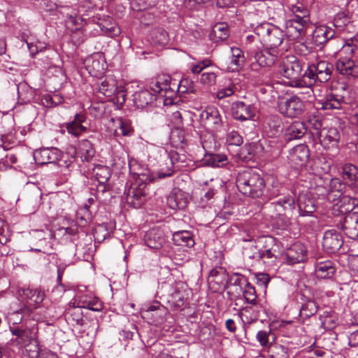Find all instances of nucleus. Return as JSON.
<instances>
[{"mask_svg":"<svg viewBox=\"0 0 358 358\" xmlns=\"http://www.w3.org/2000/svg\"><path fill=\"white\" fill-rule=\"evenodd\" d=\"M278 73L287 80L286 84L291 87H308L307 78L303 73V64L293 55L284 57L278 66Z\"/></svg>","mask_w":358,"mask_h":358,"instance_id":"obj_1","label":"nucleus"},{"mask_svg":"<svg viewBox=\"0 0 358 358\" xmlns=\"http://www.w3.org/2000/svg\"><path fill=\"white\" fill-rule=\"evenodd\" d=\"M236 186L243 194L259 198L264 194L265 182L257 172L252 169H246L238 173Z\"/></svg>","mask_w":358,"mask_h":358,"instance_id":"obj_2","label":"nucleus"},{"mask_svg":"<svg viewBox=\"0 0 358 358\" xmlns=\"http://www.w3.org/2000/svg\"><path fill=\"white\" fill-rule=\"evenodd\" d=\"M334 71V66L327 60H319L316 63L309 65L304 71V76L307 78V85L306 91L302 92L303 99H308L313 96V90L311 86L319 81L320 83L327 82L331 77Z\"/></svg>","mask_w":358,"mask_h":358,"instance_id":"obj_3","label":"nucleus"},{"mask_svg":"<svg viewBox=\"0 0 358 358\" xmlns=\"http://www.w3.org/2000/svg\"><path fill=\"white\" fill-rule=\"evenodd\" d=\"M271 208L275 211L276 227L280 229H287L291 225V216L296 208L294 197L287 194L271 203Z\"/></svg>","mask_w":358,"mask_h":358,"instance_id":"obj_4","label":"nucleus"},{"mask_svg":"<svg viewBox=\"0 0 358 358\" xmlns=\"http://www.w3.org/2000/svg\"><path fill=\"white\" fill-rule=\"evenodd\" d=\"M254 31L264 46L275 50L282 44L285 37L282 29L269 22L257 25Z\"/></svg>","mask_w":358,"mask_h":358,"instance_id":"obj_5","label":"nucleus"},{"mask_svg":"<svg viewBox=\"0 0 358 358\" xmlns=\"http://www.w3.org/2000/svg\"><path fill=\"white\" fill-rule=\"evenodd\" d=\"M187 80H181L179 84L172 82L169 76L160 75L153 79L150 83V88L154 94H159L162 96H171L176 91L181 90L185 92L186 90H182V83Z\"/></svg>","mask_w":358,"mask_h":358,"instance_id":"obj_6","label":"nucleus"},{"mask_svg":"<svg viewBox=\"0 0 358 358\" xmlns=\"http://www.w3.org/2000/svg\"><path fill=\"white\" fill-rule=\"evenodd\" d=\"M278 106L280 113L290 118L301 116L305 108L303 101L297 95L281 99Z\"/></svg>","mask_w":358,"mask_h":358,"instance_id":"obj_7","label":"nucleus"},{"mask_svg":"<svg viewBox=\"0 0 358 358\" xmlns=\"http://www.w3.org/2000/svg\"><path fill=\"white\" fill-rule=\"evenodd\" d=\"M273 242L274 239L271 236L259 237L250 248L252 250L250 257L257 260L262 259L264 262L266 259L273 262L275 256L271 247Z\"/></svg>","mask_w":358,"mask_h":358,"instance_id":"obj_8","label":"nucleus"},{"mask_svg":"<svg viewBox=\"0 0 358 358\" xmlns=\"http://www.w3.org/2000/svg\"><path fill=\"white\" fill-rule=\"evenodd\" d=\"M200 120L203 127L211 132L219 131L222 127L221 115L215 107H206L201 113Z\"/></svg>","mask_w":358,"mask_h":358,"instance_id":"obj_9","label":"nucleus"},{"mask_svg":"<svg viewBox=\"0 0 358 358\" xmlns=\"http://www.w3.org/2000/svg\"><path fill=\"white\" fill-rule=\"evenodd\" d=\"M148 182H133L127 190V201L136 208H140L146 201Z\"/></svg>","mask_w":358,"mask_h":358,"instance_id":"obj_10","label":"nucleus"},{"mask_svg":"<svg viewBox=\"0 0 358 358\" xmlns=\"http://www.w3.org/2000/svg\"><path fill=\"white\" fill-rule=\"evenodd\" d=\"M329 200L335 203V206L342 214L351 213L353 209L358 206V199L348 195L343 194L340 191L331 190L327 194Z\"/></svg>","mask_w":358,"mask_h":358,"instance_id":"obj_11","label":"nucleus"},{"mask_svg":"<svg viewBox=\"0 0 358 358\" xmlns=\"http://www.w3.org/2000/svg\"><path fill=\"white\" fill-rule=\"evenodd\" d=\"M99 92L106 97L115 96L125 101V92L123 86H117V80L113 76H107L99 85Z\"/></svg>","mask_w":358,"mask_h":358,"instance_id":"obj_12","label":"nucleus"},{"mask_svg":"<svg viewBox=\"0 0 358 358\" xmlns=\"http://www.w3.org/2000/svg\"><path fill=\"white\" fill-rule=\"evenodd\" d=\"M130 174L134 182H150L154 180L155 176L145 164H141L136 159L129 161Z\"/></svg>","mask_w":358,"mask_h":358,"instance_id":"obj_13","label":"nucleus"},{"mask_svg":"<svg viewBox=\"0 0 358 358\" xmlns=\"http://www.w3.org/2000/svg\"><path fill=\"white\" fill-rule=\"evenodd\" d=\"M310 19L292 18L286 21V28L290 37L293 39L302 40L306 34Z\"/></svg>","mask_w":358,"mask_h":358,"instance_id":"obj_14","label":"nucleus"},{"mask_svg":"<svg viewBox=\"0 0 358 358\" xmlns=\"http://www.w3.org/2000/svg\"><path fill=\"white\" fill-rule=\"evenodd\" d=\"M228 280V274L227 271L222 267H215L213 268L208 277V283L210 289L217 292L225 288Z\"/></svg>","mask_w":358,"mask_h":358,"instance_id":"obj_15","label":"nucleus"},{"mask_svg":"<svg viewBox=\"0 0 358 358\" xmlns=\"http://www.w3.org/2000/svg\"><path fill=\"white\" fill-rule=\"evenodd\" d=\"M188 299V293L186 285L182 282H176L171 287V292L169 294V303L176 308H182Z\"/></svg>","mask_w":358,"mask_h":358,"instance_id":"obj_16","label":"nucleus"},{"mask_svg":"<svg viewBox=\"0 0 358 358\" xmlns=\"http://www.w3.org/2000/svg\"><path fill=\"white\" fill-rule=\"evenodd\" d=\"M343 241L341 234L335 229L324 232L322 241L323 248L329 253H335L343 245Z\"/></svg>","mask_w":358,"mask_h":358,"instance_id":"obj_17","label":"nucleus"},{"mask_svg":"<svg viewBox=\"0 0 358 358\" xmlns=\"http://www.w3.org/2000/svg\"><path fill=\"white\" fill-rule=\"evenodd\" d=\"M76 152L80 156L82 161L90 162L94 157L95 149L90 141L83 139L78 143V151H76V149L73 146L68 148L67 153L71 155L72 159H74Z\"/></svg>","mask_w":358,"mask_h":358,"instance_id":"obj_18","label":"nucleus"},{"mask_svg":"<svg viewBox=\"0 0 358 358\" xmlns=\"http://www.w3.org/2000/svg\"><path fill=\"white\" fill-rule=\"evenodd\" d=\"M62 156L64 157L61 151L55 148H43L36 150L34 153L36 163L41 165L55 163Z\"/></svg>","mask_w":358,"mask_h":358,"instance_id":"obj_19","label":"nucleus"},{"mask_svg":"<svg viewBox=\"0 0 358 358\" xmlns=\"http://www.w3.org/2000/svg\"><path fill=\"white\" fill-rule=\"evenodd\" d=\"M308 157L309 150L308 147L303 144H300L289 150L287 158L292 166L299 168L305 164Z\"/></svg>","mask_w":358,"mask_h":358,"instance_id":"obj_20","label":"nucleus"},{"mask_svg":"<svg viewBox=\"0 0 358 358\" xmlns=\"http://www.w3.org/2000/svg\"><path fill=\"white\" fill-rule=\"evenodd\" d=\"M257 109L252 104H246L243 101H236L232 104L231 113L234 119L241 121L252 119Z\"/></svg>","mask_w":358,"mask_h":358,"instance_id":"obj_21","label":"nucleus"},{"mask_svg":"<svg viewBox=\"0 0 358 358\" xmlns=\"http://www.w3.org/2000/svg\"><path fill=\"white\" fill-rule=\"evenodd\" d=\"M110 122L113 124L111 127H113V135L114 137H118L120 135L131 136L134 134V129L130 120L117 117L111 118Z\"/></svg>","mask_w":358,"mask_h":358,"instance_id":"obj_22","label":"nucleus"},{"mask_svg":"<svg viewBox=\"0 0 358 358\" xmlns=\"http://www.w3.org/2000/svg\"><path fill=\"white\" fill-rule=\"evenodd\" d=\"M337 71L347 77H358V64L350 57H340L336 64Z\"/></svg>","mask_w":358,"mask_h":358,"instance_id":"obj_23","label":"nucleus"},{"mask_svg":"<svg viewBox=\"0 0 358 358\" xmlns=\"http://www.w3.org/2000/svg\"><path fill=\"white\" fill-rule=\"evenodd\" d=\"M278 55V50L265 47V49L255 52L254 57L259 66H271L275 62Z\"/></svg>","mask_w":358,"mask_h":358,"instance_id":"obj_24","label":"nucleus"},{"mask_svg":"<svg viewBox=\"0 0 358 358\" xmlns=\"http://www.w3.org/2000/svg\"><path fill=\"white\" fill-rule=\"evenodd\" d=\"M343 230L349 238L358 240V211H354L345 216Z\"/></svg>","mask_w":358,"mask_h":358,"instance_id":"obj_25","label":"nucleus"},{"mask_svg":"<svg viewBox=\"0 0 358 358\" xmlns=\"http://www.w3.org/2000/svg\"><path fill=\"white\" fill-rule=\"evenodd\" d=\"M189 196L180 189L175 188L167 197V204L172 209H183L188 203Z\"/></svg>","mask_w":358,"mask_h":358,"instance_id":"obj_26","label":"nucleus"},{"mask_svg":"<svg viewBox=\"0 0 358 358\" xmlns=\"http://www.w3.org/2000/svg\"><path fill=\"white\" fill-rule=\"evenodd\" d=\"M87 67L93 76L102 75L106 69V63L101 54H96L86 60Z\"/></svg>","mask_w":358,"mask_h":358,"instance_id":"obj_27","label":"nucleus"},{"mask_svg":"<svg viewBox=\"0 0 358 358\" xmlns=\"http://www.w3.org/2000/svg\"><path fill=\"white\" fill-rule=\"evenodd\" d=\"M287 262L290 264L303 262L306 258V250L303 244L294 243L287 251Z\"/></svg>","mask_w":358,"mask_h":358,"instance_id":"obj_28","label":"nucleus"},{"mask_svg":"<svg viewBox=\"0 0 358 358\" xmlns=\"http://www.w3.org/2000/svg\"><path fill=\"white\" fill-rule=\"evenodd\" d=\"M144 241L150 248L159 250L165 243V237L162 230L151 229L145 235Z\"/></svg>","mask_w":358,"mask_h":358,"instance_id":"obj_29","label":"nucleus"},{"mask_svg":"<svg viewBox=\"0 0 358 358\" xmlns=\"http://www.w3.org/2000/svg\"><path fill=\"white\" fill-rule=\"evenodd\" d=\"M321 144L327 150H332L337 153L338 151L339 134L336 129L331 128L325 131L324 134H321Z\"/></svg>","mask_w":358,"mask_h":358,"instance_id":"obj_30","label":"nucleus"},{"mask_svg":"<svg viewBox=\"0 0 358 358\" xmlns=\"http://www.w3.org/2000/svg\"><path fill=\"white\" fill-rule=\"evenodd\" d=\"M335 35V31L326 25H320L315 28L313 38L317 45H322Z\"/></svg>","mask_w":358,"mask_h":358,"instance_id":"obj_31","label":"nucleus"},{"mask_svg":"<svg viewBox=\"0 0 358 358\" xmlns=\"http://www.w3.org/2000/svg\"><path fill=\"white\" fill-rule=\"evenodd\" d=\"M85 121V116L83 114H76L74 119L66 123V130L68 133L75 137H78L81 134L87 131V127L83 125Z\"/></svg>","mask_w":358,"mask_h":358,"instance_id":"obj_32","label":"nucleus"},{"mask_svg":"<svg viewBox=\"0 0 358 358\" xmlns=\"http://www.w3.org/2000/svg\"><path fill=\"white\" fill-rule=\"evenodd\" d=\"M132 96L134 106L141 109L145 108L154 100V94L145 89L135 92Z\"/></svg>","mask_w":358,"mask_h":358,"instance_id":"obj_33","label":"nucleus"},{"mask_svg":"<svg viewBox=\"0 0 358 358\" xmlns=\"http://www.w3.org/2000/svg\"><path fill=\"white\" fill-rule=\"evenodd\" d=\"M306 133V128L301 122H294L285 129L284 137L287 141L301 138Z\"/></svg>","mask_w":358,"mask_h":358,"instance_id":"obj_34","label":"nucleus"},{"mask_svg":"<svg viewBox=\"0 0 358 358\" xmlns=\"http://www.w3.org/2000/svg\"><path fill=\"white\" fill-rule=\"evenodd\" d=\"M320 103L324 110L341 109L345 103V101L343 96L330 93L320 101Z\"/></svg>","mask_w":358,"mask_h":358,"instance_id":"obj_35","label":"nucleus"},{"mask_svg":"<svg viewBox=\"0 0 358 358\" xmlns=\"http://www.w3.org/2000/svg\"><path fill=\"white\" fill-rule=\"evenodd\" d=\"M339 52L346 57L358 54V36H355L346 40L338 39Z\"/></svg>","mask_w":358,"mask_h":358,"instance_id":"obj_36","label":"nucleus"},{"mask_svg":"<svg viewBox=\"0 0 358 358\" xmlns=\"http://www.w3.org/2000/svg\"><path fill=\"white\" fill-rule=\"evenodd\" d=\"M201 163L206 166L222 167L228 164V159L224 154L206 153Z\"/></svg>","mask_w":358,"mask_h":358,"instance_id":"obj_37","label":"nucleus"},{"mask_svg":"<svg viewBox=\"0 0 358 358\" xmlns=\"http://www.w3.org/2000/svg\"><path fill=\"white\" fill-rule=\"evenodd\" d=\"M10 331L13 336H16L15 342L21 347L27 346L32 341L33 337L29 329L10 327Z\"/></svg>","mask_w":358,"mask_h":358,"instance_id":"obj_38","label":"nucleus"},{"mask_svg":"<svg viewBox=\"0 0 358 358\" xmlns=\"http://www.w3.org/2000/svg\"><path fill=\"white\" fill-rule=\"evenodd\" d=\"M315 271L317 278L327 279L333 277L336 272V268L333 262L325 261L317 262L315 267Z\"/></svg>","mask_w":358,"mask_h":358,"instance_id":"obj_39","label":"nucleus"},{"mask_svg":"<svg viewBox=\"0 0 358 358\" xmlns=\"http://www.w3.org/2000/svg\"><path fill=\"white\" fill-rule=\"evenodd\" d=\"M173 241L176 245L192 248L194 245L192 234L189 231H179L173 234Z\"/></svg>","mask_w":358,"mask_h":358,"instance_id":"obj_40","label":"nucleus"},{"mask_svg":"<svg viewBox=\"0 0 358 358\" xmlns=\"http://www.w3.org/2000/svg\"><path fill=\"white\" fill-rule=\"evenodd\" d=\"M23 294L26 296L28 300V303L30 306L36 307L38 306L44 299L45 294L38 289H23Z\"/></svg>","mask_w":358,"mask_h":358,"instance_id":"obj_41","label":"nucleus"},{"mask_svg":"<svg viewBox=\"0 0 358 358\" xmlns=\"http://www.w3.org/2000/svg\"><path fill=\"white\" fill-rule=\"evenodd\" d=\"M343 179L352 185L358 183V169L351 164L343 166L342 171Z\"/></svg>","mask_w":358,"mask_h":358,"instance_id":"obj_42","label":"nucleus"},{"mask_svg":"<svg viewBox=\"0 0 358 358\" xmlns=\"http://www.w3.org/2000/svg\"><path fill=\"white\" fill-rule=\"evenodd\" d=\"M93 175L100 185H104L110 178V171L108 166L96 164L93 169Z\"/></svg>","mask_w":358,"mask_h":358,"instance_id":"obj_43","label":"nucleus"},{"mask_svg":"<svg viewBox=\"0 0 358 358\" xmlns=\"http://www.w3.org/2000/svg\"><path fill=\"white\" fill-rule=\"evenodd\" d=\"M243 323L251 324L257 320L259 312L252 306H245L238 313Z\"/></svg>","mask_w":358,"mask_h":358,"instance_id":"obj_44","label":"nucleus"},{"mask_svg":"<svg viewBox=\"0 0 358 358\" xmlns=\"http://www.w3.org/2000/svg\"><path fill=\"white\" fill-rule=\"evenodd\" d=\"M268 196L271 198L278 197L282 198L287 194L293 196V193L284 185L280 184L278 181L273 182L272 187L268 191Z\"/></svg>","mask_w":358,"mask_h":358,"instance_id":"obj_45","label":"nucleus"},{"mask_svg":"<svg viewBox=\"0 0 358 358\" xmlns=\"http://www.w3.org/2000/svg\"><path fill=\"white\" fill-rule=\"evenodd\" d=\"M231 63L232 66H234V67H232L233 71L241 69L245 62V57L243 51L238 48L232 47L231 48Z\"/></svg>","mask_w":358,"mask_h":358,"instance_id":"obj_46","label":"nucleus"},{"mask_svg":"<svg viewBox=\"0 0 358 358\" xmlns=\"http://www.w3.org/2000/svg\"><path fill=\"white\" fill-rule=\"evenodd\" d=\"M99 26L103 34L110 37L117 36L120 33L119 27L111 20L102 22Z\"/></svg>","mask_w":358,"mask_h":358,"instance_id":"obj_47","label":"nucleus"},{"mask_svg":"<svg viewBox=\"0 0 358 358\" xmlns=\"http://www.w3.org/2000/svg\"><path fill=\"white\" fill-rule=\"evenodd\" d=\"M289 10L292 13V18L310 19L309 10L301 3L291 5Z\"/></svg>","mask_w":358,"mask_h":358,"instance_id":"obj_48","label":"nucleus"},{"mask_svg":"<svg viewBox=\"0 0 358 358\" xmlns=\"http://www.w3.org/2000/svg\"><path fill=\"white\" fill-rule=\"evenodd\" d=\"M213 33L221 41L225 40L229 35V27L227 23H217L213 28Z\"/></svg>","mask_w":358,"mask_h":358,"instance_id":"obj_49","label":"nucleus"},{"mask_svg":"<svg viewBox=\"0 0 358 358\" xmlns=\"http://www.w3.org/2000/svg\"><path fill=\"white\" fill-rule=\"evenodd\" d=\"M243 294L245 301L252 304H257V294L255 287L250 285L249 282L244 287V290L243 292Z\"/></svg>","mask_w":358,"mask_h":358,"instance_id":"obj_50","label":"nucleus"},{"mask_svg":"<svg viewBox=\"0 0 358 358\" xmlns=\"http://www.w3.org/2000/svg\"><path fill=\"white\" fill-rule=\"evenodd\" d=\"M213 62L209 59H205L203 60L199 61L196 63H192L189 65L191 72L194 74L200 73L203 69L210 66Z\"/></svg>","mask_w":358,"mask_h":358,"instance_id":"obj_51","label":"nucleus"},{"mask_svg":"<svg viewBox=\"0 0 358 358\" xmlns=\"http://www.w3.org/2000/svg\"><path fill=\"white\" fill-rule=\"evenodd\" d=\"M271 358H289L287 349L281 345H274L271 349Z\"/></svg>","mask_w":358,"mask_h":358,"instance_id":"obj_52","label":"nucleus"},{"mask_svg":"<svg viewBox=\"0 0 358 358\" xmlns=\"http://www.w3.org/2000/svg\"><path fill=\"white\" fill-rule=\"evenodd\" d=\"M217 73L213 71L203 72L201 75L200 82L204 85L212 86L215 84Z\"/></svg>","mask_w":358,"mask_h":358,"instance_id":"obj_53","label":"nucleus"},{"mask_svg":"<svg viewBox=\"0 0 358 358\" xmlns=\"http://www.w3.org/2000/svg\"><path fill=\"white\" fill-rule=\"evenodd\" d=\"M267 124L273 130L272 134L274 136L282 129V121L278 116L271 117L267 121Z\"/></svg>","mask_w":358,"mask_h":358,"instance_id":"obj_54","label":"nucleus"},{"mask_svg":"<svg viewBox=\"0 0 358 358\" xmlns=\"http://www.w3.org/2000/svg\"><path fill=\"white\" fill-rule=\"evenodd\" d=\"M317 307L315 302L313 301H308L304 303L301 309V314H304L305 316L309 317L316 313Z\"/></svg>","mask_w":358,"mask_h":358,"instance_id":"obj_55","label":"nucleus"},{"mask_svg":"<svg viewBox=\"0 0 358 358\" xmlns=\"http://www.w3.org/2000/svg\"><path fill=\"white\" fill-rule=\"evenodd\" d=\"M92 295H87V294H80L77 295L74 301L72 302L73 306H76V308H85L87 305H89V300L91 298Z\"/></svg>","mask_w":358,"mask_h":358,"instance_id":"obj_56","label":"nucleus"},{"mask_svg":"<svg viewBox=\"0 0 358 358\" xmlns=\"http://www.w3.org/2000/svg\"><path fill=\"white\" fill-rule=\"evenodd\" d=\"M152 38L155 43L160 45H165L167 43V33L163 29L154 31Z\"/></svg>","mask_w":358,"mask_h":358,"instance_id":"obj_57","label":"nucleus"},{"mask_svg":"<svg viewBox=\"0 0 358 358\" xmlns=\"http://www.w3.org/2000/svg\"><path fill=\"white\" fill-rule=\"evenodd\" d=\"M227 142L229 145L239 146L243 143V138L237 131H232L228 134Z\"/></svg>","mask_w":358,"mask_h":358,"instance_id":"obj_58","label":"nucleus"},{"mask_svg":"<svg viewBox=\"0 0 358 358\" xmlns=\"http://www.w3.org/2000/svg\"><path fill=\"white\" fill-rule=\"evenodd\" d=\"M89 305L85 308L95 312H100L103 309V304L97 297L92 296L90 299Z\"/></svg>","mask_w":358,"mask_h":358,"instance_id":"obj_59","label":"nucleus"},{"mask_svg":"<svg viewBox=\"0 0 358 358\" xmlns=\"http://www.w3.org/2000/svg\"><path fill=\"white\" fill-rule=\"evenodd\" d=\"M26 347L27 355L29 358L39 357V346L37 341H34L33 343L31 342V343L28 344Z\"/></svg>","mask_w":358,"mask_h":358,"instance_id":"obj_60","label":"nucleus"},{"mask_svg":"<svg viewBox=\"0 0 358 358\" xmlns=\"http://www.w3.org/2000/svg\"><path fill=\"white\" fill-rule=\"evenodd\" d=\"M230 280L231 284L229 286H241L245 287V286L248 283L245 277L238 273H236L234 276H231Z\"/></svg>","mask_w":358,"mask_h":358,"instance_id":"obj_61","label":"nucleus"},{"mask_svg":"<svg viewBox=\"0 0 358 358\" xmlns=\"http://www.w3.org/2000/svg\"><path fill=\"white\" fill-rule=\"evenodd\" d=\"M256 282L259 286L266 287L270 281V277L267 273H258L255 274Z\"/></svg>","mask_w":358,"mask_h":358,"instance_id":"obj_62","label":"nucleus"},{"mask_svg":"<svg viewBox=\"0 0 358 358\" xmlns=\"http://www.w3.org/2000/svg\"><path fill=\"white\" fill-rule=\"evenodd\" d=\"M234 93V85H230L226 87L219 90L217 92V97L219 99H222L231 96Z\"/></svg>","mask_w":358,"mask_h":358,"instance_id":"obj_63","label":"nucleus"},{"mask_svg":"<svg viewBox=\"0 0 358 358\" xmlns=\"http://www.w3.org/2000/svg\"><path fill=\"white\" fill-rule=\"evenodd\" d=\"M73 307L74 308L71 311V316L72 317L73 320L75 321L77 324L83 325V318L81 309L76 308V306Z\"/></svg>","mask_w":358,"mask_h":358,"instance_id":"obj_64","label":"nucleus"}]
</instances>
